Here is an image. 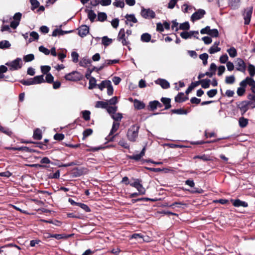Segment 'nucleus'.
Returning a JSON list of instances; mask_svg holds the SVG:
<instances>
[{
    "instance_id": "f257e3e1",
    "label": "nucleus",
    "mask_w": 255,
    "mask_h": 255,
    "mask_svg": "<svg viewBox=\"0 0 255 255\" xmlns=\"http://www.w3.org/2000/svg\"><path fill=\"white\" fill-rule=\"evenodd\" d=\"M139 127L137 125H133L130 127L127 132V137L131 141H135L138 136Z\"/></svg>"
},
{
    "instance_id": "f03ea898",
    "label": "nucleus",
    "mask_w": 255,
    "mask_h": 255,
    "mask_svg": "<svg viewBox=\"0 0 255 255\" xmlns=\"http://www.w3.org/2000/svg\"><path fill=\"white\" fill-rule=\"evenodd\" d=\"M5 65L9 67L10 70H17L22 67V61L20 58H17L11 62L6 63Z\"/></svg>"
},
{
    "instance_id": "7ed1b4c3",
    "label": "nucleus",
    "mask_w": 255,
    "mask_h": 255,
    "mask_svg": "<svg viewBox=\"0 0 255 255\" xmlns=\"http://www.w3.org/2000/svg\"><path fill=\"white\" fill-rule=\"evenodd\" d=\"M117 39L119 41L121 42L123 45H128L130 43L128 37L126 35L125 30L124 28H122L120 30Z\"/></svg>"
},
{
    "instance_id": "20e7f679",
    "label": "nucleus",
    "mask_w": 255,
    "mask_h": 255,
    "mask_svg": "<svg viewBox=\"0 0 255 255\" xmlns=\"http://www.w3.org/2000/svg\"><path fill=\"white\" fill-rule=\"evenodd\" d=\"M82 76L80 73L77 71H73L65 76V78L68 81H78L82 78Z\"/></svg>"
},
{
    "instance_id": "39448f33",
    "label": "nucleus",
    "mask_w": 255,
    "mask_h": 255,
    "mask_svg": "<svg viewBox=\"0 0 255 255\" xmlns=\"http://www.w3.org/2000/svg\"><path fill=\"white\" fill-rule=\"evenodd\" d=\"M248 85L252 87L253 92L255 93V81L251 77H247L240 83V86L246 87Z\"/></svg>"
},
{
    "instance_id": "423d86ee",
    "label": "nucleus",
    "mask_w": 255,
    "mask_h": 255,
    "mask_svg": "<svg viewBox=\"0 0 255 255\" xmlns=\"http://www.w3.org/2000/svg\"><path fill=\"white\" fill-rule=\"evenodd\" d=\"M180 36L185 39L191 38L192 37L198 39L199 32L198 31H183L180 33Z\"/></svg>"
},
{
    "instance_id": "0eeeda50",
    "label": "nucleus",
    "mask_w": 255,
    "mask_h": 255,
    "mask_svg": "<svg viewBox=\"0 0 255 255\" xmlns=\"http://www.w3.org/2000/svg\"><path fill=\"white\" fill-rule=\"evenodd\" d=\"M22 14L20 12H16L12 17V21L10 22V26L13 29H16L19 25Z\"/></svg>"
},
{
    "instance_id": "6e6552de",
    "label": "nucleus",
    "mask_w": 255,
    "mask_h": 255,
    "mask_svg": "<svg viewBox=\"0 0 255 255\" xmlns=\"http://www.w3.org/2000/svg\"><path fill=\"white\" fill-rule=\"evenodd\" d=\"M141 15L143 17L146 19L153 18L155 16V12L149 8H142Z\"/></svg>"
},
{
    "instance_id": "1a4fd4ad",
    "label": "nucleus",
    "mask_w": 255,
    "mask_h": 255,
    "mask_svg": "<svg viewBox=\"0 0 255 255\" xmlns=\"http://www.w3.org/2000/svg\"><path fill=\"white\" fill-rule=\"evenodd\" d=\"M253 7H247L244 13V23L245 24H249L251 21V18L253 13Z\"/></svg>"
},
{
    "instance_id": "9d476101",
    "label": "nucleus",
    "mask_w": 255,
    "mask_h": 255,
    "mask_svg": "<svg viewBox=\"0 0 255 255\" xmlns=\"http://www.w3.org/2000/svg\"><path fill=\"white\" fill-rule=\"evenodd\" d=\"M130 185L135 187L138 190L139 194L143 195L145 194V189L140 183V181L138 179H135L134 182L131 183Z\"/></svg>"
},
{
    "instance_id": "9b49d317",
    "label": "nucleus",
    "mask_w": 255,
    "mask_h": 255,
    "mask_svg": "<svg viewBox=\"0 0 255 255\" xmlns=\"http://www.w3.org/2000/svg\"><path fill=\"white\" fill-rule=\"evenodd\" d=\"M206 12L202 9H199L194 12L191 17V20L194 22L202 18L205 14Z\"/></svg>"
},
{
    "instance_id": "f8f14e48",
    "label": "nucleus",
    "mask_w": 255,
    "mask_h": 255,
    "mask_svg": "<svg viewBox=\"0 0 255 255\" xmlns=\"http://www.w3.org/2000/svg\"><path fill=\"white\" fill-rule=\"evenodd\" d=\"M236 69L237 70L244 72L246 66L244 61L241 58H237L236 60Z\"/></svg>"
},
{
    "instance_id": "ddd939ff",
    "label": "nucleus",
    "mask_w": 255,
    "mask_h": 255,
    "mask_svg": "<svg viewBox=\"0 0 255 255\" xmlns=\"http://www.w3.org/2000/svg\"><path fill=\"white\" fill-rule=\"evenodd\" d=\"M156 84L159 85L163 89H167L170 86L169 83L165 79H158L155 81Z\"/></svg>"
},
{
    "instance_id": "4468645a",
    "label": "nucleus",
    "mask_w": 255,
    "mask_h": 255,
    "mask_svg": "<svg viewBox=\"0 0 255 255\" xmlns=\"http://www.w3.org/2000/svg\"><path fill=\"white\" fill-rule=\"evenodd\" d=\"M89 32V27L86 25H82L78 29L79 35L81 37L86 36Z\"/></svg>"
},
{
    "instance_id": "2eb2a0df",
    "label": "nucleus",
    "mask_w": 255,
    "mask_h": 255,
    "mask_svg": "<svg viewBox=\"0 0 255 255\" xmlns=\"http://www.w3.org/2000/svg\"><path fill=\"white\" fill-rule=\"evenodd\" d=\"M126 18L127 19L126 20V24H129L130 26H132V24L130 23L131 22L132 23H136L137 20L134 15L133 14H127L125 16Z\"/></svg>"
},
{
    "instance_id": "dca6fc26",
    "label": "nucleus",
    "mask_w": 255,
    "mask_h": 255,
    "mask_svg": "<svg viewBox=\"0 0 255 255\" xmlns=\"http://www.w3.org/2000/svg\"><path fill=\"white\" fill-rule=\"evenodd\" d=\"M249 104L246 101H243L238 105V107L240 109L242 114H244L248 110Z\"/></svg>"
},
{
    "instance_id": "f3484780",
    "label": "nucleus",
    "mask_w": 255,
    "mask_h": 255,
    "mask_svg": "<svg viewBox=\"0 0 255 255\" xmlns=\"http://www.w3.org/2000/svg\"><path fill=\"white\" fill-rule=\"evenodd\" d=\"M233 204L235 207H247L248 206V204L247 202L241 201L239 199L237 200H232Z\"/></svg>"
},
{
    "instance_id": "a211bd4d",
    "label": "nucleus",
    "mask_w": 255,
    "mask_h": 255,
    "mask_svg": "<svg viewBox=\"0 0 255 255\" xmlns=\"http://www.w3.org/2000/svg\"><path fill=\"white\" fill-rule=\"evenodd\" d=\"M145 147H143L139 154L132 155L129 156V158L138 161L140 160L145 154Z\"/></svg>"
},
{
    "instance_id": "6ab92c4d",
    "label": "nucleus",
    "mask_w": 255,
    "mask_h": 255,
    "mask_svg": "<svg viewBox=\"0 0 255 255\" xmlns=\"http://www.w3.org/2000/svg\"><path fill=\"white\" fill-rule=\"evenodd\" d=\"M133 105L135 109L137 110L143 109L145 107V104L143 102L134 99L133 101Z\"/></svg>"
},
{
    "instance_id": "aec40b11",
    "label": "nucleus",
    "mask_w": 255,
    "mask_h": 255,
    "mask_svg": "<svg viewBox=\"0 0 255 255\" xmlns=\"http://www.w3.org/2000/svg\"><path fill=\"white\" fill-rule=\"evenodd\" d=\"M32 79L34 85L41 84L45 82L43 75L36 76Z\"/></svg>"
},
{
    "instance_id": "412c9836",
    "label": "nucleus",
    "mask_w": 255,
    "mask_h": 255,
    "mask_svg": "<svg viewBox=\"0 0 255 255\" xmlns=\"http://www.w3.org/2000/svg\"><path fill=\"white\" fill-rule=\"evenodd\" d=\"M91 64V60L87 57L83 58L80 61L79 64L82 67H87Z\"/></svg>"
},
{
    "instance_id": "4be33fe9",
    "label": "nucleus",
    "mask_w": 255,
    "mask_h": 255,
    "mask_svg": "<svg viewBox=\"0 0 255 255\" xmlns=\"http://www.w3.org/2000/svg\"><path fill=\"white\" fill-rule=\"evenodd\" d=\"M186 99L187 98L183 93H180L175 97V100L177 102L181 103L185 101Z\"/></svg>"
},
{
    "instance_id": "5701e85b",
    "label": "nucleus",
    "mask_w": 255,
    "mask_h": 255,
    "mask_svg": "<svg viewBox=\"0 0 255 255\" xmlns=\"http://www.w3.org/2000/svg\"><path fill=\"white\" fill-rule=\"evenodd\" d=\"M199 82V84L201 85L202 88L206 89L208 88L210 86V80L209 79H203L200 80Z\"/></svg>"
},
{
    "instance_id": "b1692460",
    "label": "nucleus",
    "mask_w": 255,
    "mask_h": 255,
    "mask_svg": "<svg viewBox=\"0 0 255 255\" xmlns=\"http://www.w3.org/2000/svg\"><path fill=\"white\" fill-rule=\"evenodd\" d=\"M190 28V24L188 22H185L182 23H181L179 25V28H176V30H178V29L187 30Z\"/></svg>"
},
{
    "instance_id": "393cba45",
    "label": "nucleus",
    "mask_w": 255,
    "mask_h": 255,
    "mask_svg": "<svg viewBox=\"0 0 255 255\" xmlns=\"http://www.w3.org/2000/svg\"><path fill=\"white\" fill-rule=\"evenodd\" d=\"M109 83H110V81L109 80H105L103 81L101 84L97 85L98 88L102 91L105 88H107V86L109 85Z\"/></svg>"
},
{
    "instance_id": "a878e982",
    "label": "nucleus",
    "mask_w": 255,
    "mask_h": 255,
    "mask_svg": "<svg viewBox=\"0 0 255 255\" xmlns=\"http://www.w3.org/2000/svg\"><path fill=\"white\" fill-rule=\"evenodd\" d=\"M108 105V103L107 102L103 101H98L96 103L95 107L97 108L106 109L107 108Z\"/></svg>"
},
{
    "instance_id": "bb28decb",
    "label": "nucleus",
    "mask_w": 255,
    "mask_h": 255,
    "mask_svg": "<svg viewBox=\"0 0 255 255\" xmlns=\"http://www.w3.org/2000/svg\"><path fill=\"white\" fill-rule=\"evenodd\" d=\"M227 51L231 57L234 58L237 55V50L234 47L227 49Z\"/></svg>"
},
{
    "instance_id": "cd10ccee",
    "label": "nucleus",
    "mask_w": 255,
    "mask_h": 255,
    "mask_svg": "<svg viewBox=\"0 0 255 255\" xmlns=\"http://www.w3.org/2000/svg\"><path fill=\"white\" fill-rule=\"evenodd\" d=\"M151 38V35L149 34L145 33L141 35V40L144 42H148L150 41Z\"/></svg>"
},
{
    "instance_id": "c85d7f7f",
    "label": "nucleus",
    "mask_w": 255,
    "mask_h": 255,
    "mask_svg": "<svg viewBox=\"0 0 255 255\" xmlns=\"http://www.w3.org/2000/svg\"><path fill=\"white\" fill-rule=\"evenodd\" d=\"M239 126L241 128H245L246 127L248 124V120L247 119H245L243 117H242L239 119Z\"/></svg>"
},
{
    "instance_id": "c756f323",
    "label": "nucleus",
    "mask_w": 255,
    "mask_h": 255,
    "mask_svg": "<svg viewBox=\"0 0 255 255\" xmlns=\"http://www.w3.org/2000/svg\"><path fill=\"white\" fill-rule=\"evenodd\" d=\"M235 82V77L234 75L227 76L225 78V83L227 84H232Z\"/></svg>"
},
{
    "instance_id": "7c9ffc66",
    "label": "nucleus",
    "mask_w": 255,
    "mask_h": 255,
    "mask_svg": "<svg viewBox=\"0 0 255 255\" xmlns=\"http://www.w3.org/2000/svg\"><path fill=\"white\" fill-rule=\"evenodd\" d=\"M68 31H64L61 29H55L52 34L53 36H56L57 35H63L64 34L67 33Z\"/></svg>"
},
{
    "instance_id": "2f4dec72",
    "label": "nucleus",
    "mask_w": 255,
    "mask_h": 255,
    "mask_svg": "<svg viewBox=\"0 0 255 255\" xmlns=\"http://www.w3.org/2000/svg\"><path fill=\"white\" fill-rule=\"evenodd\" d=\"M96 82V80L95 78L91 77L89 79V89H92L95 88L97 86Z\"/></svg>"
},
{
    "instance_id": "473e14b6",
    "label": "nucleus",
    "mask_w": 255,
    "mask_h": 255,
    "mask_svg": "<svg viewBox=\"0 0 255 255\" xmlns=\"http://www.w3.org/2000/svg\"><path fill=\"white\" fill-rule=\"evenodd\" d=\"M29 35L31 37L28 40L29 42H31L32 41L35 40H37L39 38L38 34L36 32H35V31H32V32H30Z\"/></svg>"
},
{
    "instance_id": "72a5a7b5",
    "label": "nucleus",
    "mask_w": 255,
    "mask_h": 255,
    "mask_svg": "<svg viewBox=\"0 0 255 255\" xmlns=\"http://www.w3.org/2000/svg\"><path fill=\"white\" fill-rule=\"evenodd\" d=\"M112 42V39L107 36H104L102 39V43L105 46H108Z\"/></svg>"
},
{
    "instance_id": "f704fd0d",
    "label": "nucleus",
    "mask_w": 255,
    "mask_h": 255,
    "mask_svg": "<svg viewBox=\"0 0 255 255\" xmlns=\"http://www.w3.org/2000/svg\"><path fill=\"white\" fill-rule=\"evenodd\" d=\"M11 44L7 40L1 41V49H8L10 47Z\"/></svg>"
},
{
    "instance_id": "c9c22d12",
    "label": "nucleus",
    "mask_w": 255,
    "mask_h": 255,
    "mask_svg": "<svg viewBox=\"0 0 255 255\" xmlns=\"http://www.w3.org/2000/svg\"><path fill=\"white\" fill-rule=\"evenodd\" d=\"M33 137L37 140L41 139L42 138L41 131L40 129H36L33 134Z\"/></svg>"
},
{
    "instance_id": "e433bc0d",
    "label": "nucleus",
    "mask_w": 255,
    "mask_h": 255,
    "mask_svg": "<svg viewBox=\"0 0 255 255\" xmlns=\"http://www.w3.org/2000/svg\"><path fill=\"white\" fill-rule=\"evenodd\" d=\"M199 58L203 61V64L204 65H206L207 64V60L208 58V55L207 53H203L199 56Z\"/></svg>"
},
{
    "instance_id": "4c0bfd02",
    "label": "nucleus",
    "mask_w": 255,
    "mask_h": 255,
    "mask_svg": "<svg viewBox=\"0 0 255 255\" xmlns=\"http://www.w3.org/2000/svg\"><path fill=\"white\" fill-rule=\"evenodd\" d=\"M118 107L117 106L110 107L107 106V108H106L107 112L112 116L113 114H115L117 111Z\"/></svg>"
},
{
    "instance_id": "58836bf2",
    "label": "nucleus",
    "mask_w": 255,
    "mask_h": 255,
    "mask_svg": "<svg viewBox=\"0 0 255 255\" xmlns=\"http://www.w3.org/2000/svg\"><path fill=\"white\" fill-rule=\"evenodd\" d=\"M82 116L85 121H89L90 119L91 113L89 111L85 110L82 112Z\"/></svg>"
},
{
    "instance_id": "ea45409f",
    "label": "nucleus",
    "mask_w": 255,
    "mask_h": 255,
    "mask_svg": "<svg viewBox=\"0 0 255 255\" xmlns=\"http://www.w3.org/2000/svg\"><path fill=\"white\" fill-rule=\"evenodd\" d=\"M199 85V82H193L186 91V94L190 93L194 88Z\"/></svg>"
},
{
    "instance_id": "a19ab883",
    "label": "nucleus",
    "mask_w": 255,
    "mask_h": 255,
    "mask_svg": "<svg viewBox=\"0 0 255 255\" xmlns=\"http://www.w3.org/2000/svg\"><path fill=\"white\" fill-rule=\"evenodd\" d=\"M221 50V48L217 46L213 45L209 49L208 51L210 54H214Z\"/></svg>"
},
{
    "instance_id": "79ce46f5",
    "label": "nucleus",
    "mask_w": 255,
    "mask_h": 255,
    "mask_svg": "<svg viewBox=\"0 0 255 255\" xmlns=\"http://www.w3.org/2000/svg\"><path fill=\"white\" fill-rule=\"evenodd\" d=\"M119 125H120L119 123H116V122H114V123L113 124L112 129H111L110 133V135L113 134L118 129V128H119Z\"/></svg>"
},
{
    "instance_id": "37998d69",
    "label": "nucleus",
    "mask_w": 255,
    "mask_h": 255,
    "mask_svg": "<svg viewBox=\"0 0 255 255\" xmlns=\"http://www.w3.org/2000/svg\"><path fill=\"white\" fill-rule=\"evenodd\" d=\"M88 16L90 20L93 22L96 17V14L93 10H90L88 12Z\"/></svg>"
},
{
    "instance_id": "c03bdc74",
    "label": "nucleus",
    "mask_w": 255,
    "mask_h": 255,
    "mask_svg": "<svg viewBox=\"0 0 255 255\" xmlns=\"http://www.w3.org/2000/svg\"><path fill=\"white\" fill-rule=\"evenodd\" d=\"M113 5L116 7L122 8L124 7L125 3L123 0H115V1L113 2Z\"/></svg>"
},
{
    "instance_id": "a18cd8bd",
    "label": "nucleus",
    "mask_w": 255,
    "mask_h": 255,
    "mask_svg": "<svg viewBox=\"0 0 255 255\" xmlns=\"http://www.w3.org/2000/svg\"><path fill=\"white\" fill-rule=\"evenodd\" d=\"M158 105H160V103L156 101H154L152 102H150L149 103V107L151 110H153L157 108Z\"/></svg>"
},
{
    "instance_id": "49530a36",
    "label": "nucleus",
    "mask_w": 255,
    "mask_h": 255,
    "mask_svg": "<svg viewBox=\"0 0 255 255\" xmlns=\"http://www.w3.org/2000/svg\"><path fill=\"white\" fill-rule=\"evenodd\" d=\"M161 101L165 105L166 108L170 107V99L166 98H162Z\"/></svg>"
},
{
    "instance_id": "de8ad7c7",
    "label": "nucleus",
    "mask_w": 255,
    "mask_h": 255,
    "mask_svg": "<svg viewBox=\"0 0 255 255\" xmlns=\"http://www.w3.org/2000/svg\"><path fill=\"white\" fill-rule=\"evenodd\" d=\"M248 70L251 76L253 77L255 75V67L252 64H249Z\"/></svg>"
},
{
    "instance_id": "09e8293b",
    "label": "nucleus",
    "mask_w": 255,
    "mask_h": 255,
    "mask_svg": "<svg viewBox=\"0 0 255 255\" xmlns=\"http://www.w3.org/2000/svg\"><path fill=\"white\" fill-rule=\"evenodd\" d=\"M172 112L173 113L179 115H186L187 113V112L185 110L182 109L173 110Z\"/></svg>"
},
{
    "instance_id": "8fccbe9b",
    "label": "nucleus",
    "mask_w": 255,
    "mask_h": 255,
    "mask_svg": "<svg viewBox=\"0 0 255 255\" xmlns=\"http://www.w3.org/2000/svg\"><path fill=\"white\" fill-rule=\"evenodd\" d=\"M119 60L115 59V60H107L105 61V63L103 64V67L109 65L113 64L115 63H117L119 62Z\"/></svg>"
},
{
    "instance_id": "3c124183",
    "label": "nucleus",
    "mask_w": 255,
    "mask_h": 255,
    "mask_svg": "<svg viewBox=\"0 0 255 255\" xmlns=\"http://www.w3.org/2000/svg\"><path fill=\"white\" fill-rule=\"evenodd\" d=\"M34 56L33 54H29L26 55L24 56L23 57L24 60L26 62L31 61L32 60H33L34 59Z\"/></svg>"
},
{
    "instance_id": "603ef678",
    "label": "nucleus",
    "mask_w": 255,
    "mask_h": 255,
    "mask_svg": "<svg viewBox=\"0 0 255 255\" xmlns=\"http://www.w3.org/2000/svg\"><path fill=\"white\" fill-rule=\"evenodd\" d=\"M111 116L114 120L117 121H121L123 117L121 113H117L116 112Z\"/></svg>"
},
{
    "instance_id": "864d4df0",
    "label": "nucleus",
    "mask_w": 255,
    "mask_h": 255,
    "mask_svg": "<svg viewBox=\"0 0 255 255\" xmlns=\"http://www.w3.org/2000/svg\"><path fill=\"white\" fill-rule=\"evenodd\" d=\"M93 132V130L91 128H88L83 131V139L86 138L87 136L90 135Z\"/></svg>"
},
{
    "instance_id": "5fc2aeb1",
    "label": "nucleus",
    "mask_w": 255,
    "mask_h": 255,
    "mask_svg": "<svg viewBox=\"0 0 255 255\" xmlns=\"http://www.w3.org/2000/svg\"><path fill=\"white\" fill-rule=\"evenodd\" d=\"M228 55L227 54H224L220 56L219 61L221 63H225L228 62Z\"/></svg>"
},
{
    "instance_id": "6e6d98bb",
    "label": "nucleus",
    "mask_w": 255,
    "mask_h": 255,
    "mask_svg": "<svg viewBox=\"0 0 255 255\" xmlns=\"http://www.w3.org/2000/svg\"><path fill=\"white\" fill-rule=\"evenodd\" d=\"M51 68L49 66H41V70L43 74H47V73L50 70Z\"/></svg>"
},
{
    "instance_id": "4d7b16f0",
    "label": "nucleus",
    "mask_w": 255,
    "mask_h": 255,
    "mask_svg": "<svg viewBox=\"0 0 255 255\" xmlns=\"http://www.w3.org/2000/svg\"><path fill=\"white\" fill-rule=\"evenodd\" d=\"M245 87H246L241 86L238 88L237 93L238 96H241L244 94L245 92Z\"/></svg>"
},
{
    "instance_id": "13d9d810",
    "label": "nucleus",
    "mask_w": 255,
    "mask_h": 255,
    "mask_svg": "<svg viewBox=\"0 0 255 255\" xmlns=\"http://www.w3.org/2000/svg\"><path fill=\"white\" fill-rule=\"evenodd\" d=\"M98 18L99 20L103 21L107 18V15L104 12H100L98 15Z\"/></svg>"
},
{
    "instance_id": "bf43d9fd",
    "label": "nucleus",
    "mask_w": 255,
    "mask_h": 255,
    "mask_svg": "<svg viewBox=\"0 0 255 255\" xmlns=\"http://www.w3.org/2000/svg\"><path fill=\"white\" fill-rule=\"evenodd\" d=\"M30 3L32 5L31 9L32 10L38 7L39 5V2L37 1V0H30Z\"/></svg>"
},
{
    "instance_id": "052dcab7",
    "label": "nucleus",
    "mask_w": 255,
    "mask_h": 255,
    "mask_svg": "<svg viewBox=\"0 0 255 255\" xmlns=\"http://www.w3.org/2000/svg\"><path fill=\"white\" fill-rule=\"evenodd\" d=\"M107 94L108 95L111 96L113 94L114 89H113V87L112 85L111 81H110V83H109V85L107 86Z\"/></svg>"
},
{
    "instance_id": "680f3d73",
    "label": "nucleus",
    "mask_w": 255,
    "mask_h": 255,
    "mask_svg": "<svg viewBox=\"0 0 255 255\" xmlns=\"http://www.w3.org/2000/svg\"><path fill=\"white\" fill-rule=\"evenodd\" d=\"M53 79L54 77L50 73H48L46 74L45 77V80L47 83H52L53 82Z\"/></svg>"
},
{
    "instance_id": "e2e57ef3",
    "label": "nucleus",
    "mask_w": 255,
    "mask_h": 255,
    "mask_svg": "<svg viewBox=\"0 0 255 255\" xmlns=\"http://www.w3.org/2000/svg\"><path fill=\"white\" fill-rule=\"evenodd\" d=\"M71 57L72 58V61L74 62L77 63L78 62L79 54L77 52H76L75 51L72 52L71 53Z\"/></svg>"
},
{
    "instance_id": "0e129e2a",
    "label": "nucleus",
    "mask_w": 255,
    "mask_h": 255,
    "mask_svg": "<svg viewBox=\"0 0 255 255\" xmlns=\"http://www.w3.org/2000/svg\"><path fill=\"white\" fill-rule=\"evenodd\" d=\"M118 102V97L116 96H115L113 97L112 99L109 100L107 103H108V105H115Z\"/></svg>"
},
{
    "instance_id": "69168bd1",
    "label": "nucleus",
    "mask_w": 255,
    "mask_h": 255,
    "mask_svg": "<svg viewBox=\"0 0 255 255\" xmlns=\"http://www.w3.org/2000/svg\"><path fill=\"white\" fill-rule=\"evenodd\" d=\"M212 37H217L219 35V32L217 29H211L209 34Z\"/></svg>"
},
{
    "instance_id": "338daca9",
    "label": "nucleus",
    "mask_w": 255,
    "mask_h": 255,
    "mask_svg": "<svg viewBox=\"0 0 255 255\" xmlns=\"http://www.w3.org/2000/svg\"><path fill=\"white\" fill-rule=\"evenodd\" d=\"M39 50L45 55H48L50 53V51L47 48L44 47L43 46H40L39 47Z\"/></svg>"
},
{
    "instance_id": "774afa93",
    "label": "nucleus",
    "mask_w": 255,
    "mask_h": 255,
    "mask_svg": "<svg viewBox=\"0 0 255 255\" xmlns=\"http://www.w3.org/2000/svg\"><path fill=\"white\" fill-rule=\"evenodd\" d=\"M217 93V90L216 89H213L207 92V95L210 97L212 98L214 97Z\"/></svg>"
}]
</instances>
